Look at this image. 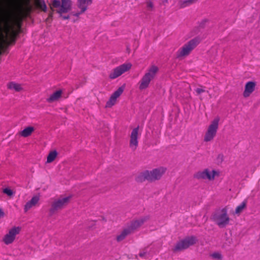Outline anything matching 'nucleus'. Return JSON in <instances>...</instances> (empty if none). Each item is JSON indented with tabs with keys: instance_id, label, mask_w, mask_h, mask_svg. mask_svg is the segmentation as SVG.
Returning <instances> with one entry per match:
<instances>
[{
	"instance_id": "6ab92c4d",
	"label": "nucleus",
	"mask_w": 260,
	"mask_h": 260,
	"mask_svg": "<svg viewBox=\"0 0 260 260\" xmlns=\"http://www.w3.org/2000/svg\"><path fill=\"white\" fill-rule=\"evenodd\" d=\"M92 0H77L78 8L80 10V12L74 14L75 16H78L80 14L86 11L89 5L91 4Z\"/></svg>"
},
{
	"instance_id": "4be33fe9",
	"label": "nucleus",
	"mask_w": 260,
	"mask_h": 260,
	"mask_svg": "<svg viewBox=\"0 0 260 260\" xmlns=\"http://www.w3.org/2000/svg\"><path fill=\"white\" fill-rule=\"evenodd\" d=\"M58 152L56 150H52L49 152L47 157L46 163H51L53 162L57 157Z\"/></svg>"
},
{
	"instance_id": "20e7f679",
	"label": "nucleus",
	"mask_w": 260,
	"mask_h": 260,
	"mask_svg": "<svg viewBox=\"0 0 260 260\" xmlns=\"http://www.w3.org/2000/svg\"><path fill=\"white\" fill-rule=\"evenodd\" d=\"M212 219L219 228L225 227L230 221V218L225 208L215 212L213 215Z\"/></svg>"
},
{
	"instance_id": "423d86ee",
	"label": "nucleus",
	"mask_w": 260,
	"mask_h": 260,
	"mask_svg": "<svg viewBox=\"0 0 260 260\" xmlns=\"http://www.w3.org/2000/svg\"><path fill=\"white\" fill-rule=\"evenodd\" d=\"M219 120V117H217L211 122L204 137L205 142H210L214 139L218 129Z\"/></svg>"
},
{
	"instance_id": "aec40b11",
	"label": "nucleus",
	"mask_w": 260,
	"mask_h": 260,
	"mask_svg": "<svg viewBox=\"0 0 260 260\" xmlns=\"http://www.w3.org/2000/svg\"><path fill=\"white\" fill-rule=\"evenodd\" d=\"M35 130V128L33 126H27L19 132V135L23 138L28 137L31 135Z\"/></svg>"
},
{
	"instance_id": "b1692460",
	"label": "nucleus",
	"mask_w": 260,
	"mask_h": 260,
	"mask_svg": "<svg viewBox=\"0 0 260 260\" xmlns=\"http://www.w3.org/2000/svg\"><path fill=\"white\" fill-rule=\"evenodd\" d=\"M194 2V0H187L185 1H181L179 2V6L180 8L185 7Z\"/></svg>"
},
{
	"instance_id": "f3484780",
	"label": "nucleus",
	"mask_w": 260,
	"mask_h": 260,
	"mask_svg": "<svg viewBox=\"0 0 260 260\" xmlns=\"http://www.w3.org/2000/svg\"><path fill=\"white\" fill-rule=\"evenodd\" d=\"M256 85V82L254 81L247 82L245 85L244 90L243 92V96L245 98L250 96L252 92L255 90Z\"/></svg>"
},
{
	"instance_id": "9b49d317",
	"label": "nucleus",
	"mask_w": 260,
	"mask_h": 260,
	"mask_svg": "<svg viewBox=\"0 0 260 260\" xmlns=\"http://www.w3.org/2000/svg\"><path fill=\"white\" fill-rule=\"evenodd\" d=\"M144 221V219H140L139 220L133 221L129 228L124 229L119 235L117 236L116 239L117 241L119 242L123 240L126 236L131 233L132 230L136 229L140 226L143 224Z\"/></svg>"
},
{
	"instance_id": "39448f33",
	"label": "nucleus",
	"mask_w": 260,
	"mask_h": 260,
	"mask_svg": "<svg viewBox=\"0 0 260 260\" xmlns=\"http://www.w3.org/2000/svg\"><path fill=\"white\" fill-rule=\"evenodd\" d=\"M200 42V39L198 38H195L188 41L178 50L176 54L177 57L180 58L188 55L199 44Z\"/></svg>"
},
{
	"instance_id": "2eb2a0df",
	"label": "nucleus",
	"mask_w": 260,
	"mask_h": 260,
	"mask_svg": "<svg viewBox=\"0 0 260 260\" xmlns=\"http://www.w3.org/2000/svg\"><path fill=\"white\" fill-rule=\"evenodd\" d=\"M139 131V126H137V127L133 129L130 135L129 146L133 151L136 150L138 146V139L140 135Z\"/></svg>"
},
{
	"instance_id": "393cba45",
	"label": "nucleus",
	"mask_w": 260,
	"mask_h": 260,
	"mask_svg": "<svg viewBox=\"0 0 260 260\" xmlns=\"http://www.w3.org/2000/svg\"><path fill=\"white\" fill-rule=\"evenodd\" d=\"M3 192L10 197L12 196L14 194V192L13 191V190L9 188H6L4 189Z\"/></svg>"
},
{
	"instance_id": "f8f14e48",
	"label": "nucleus",
	"mask_w": 260,
	"mask_h": 260,
	"mask_svg": "<svg viewBox=\"0 0 260 260\" xmlns=\"http://www.w3.org/2000/svg\"><path fill=\"white\" fill-rule=\"evenodd\" d=\"M71 198L72 196H69L55 199L51 204V210L54 211L63 208L69 203Z\"/></svg>"
},
{
	"instance_id": "a878e982",
	"label": "nucleus",
	"mask_w": 260,
	"mask_h": 260,
	"mask_svg": "<svg viewBox=\"0 0 260 260\" xmlns=\"http://www.w3.org/2000/svg\"><path fill=\"white\" fill-rule=\"evenodd\" d=\"M197 95H200L206 91L205 87L197 88L195 90Z\"/></svg>"
},
{
	"instance_id": "f257e3e1",
	"label": "nucleus",
	"mask_w": 260,
	"mask_h": 260,
	"mask_svg": "<svg viewBox=\"0 0 260 260\" xmlns=\"http://www.w3.org/2000/svg\"><path fill=\"white\" fill-rule=\"evenodd\" d=\"M16 35V32L9 23V17L7 15H0V54L1 48L4 45L10 43V40Z\"/></svg>"
},
{
	"instance_id": "0eeeda50",
	"label": "nucleus",
	"mask_w": 260,
	"mask_h": 260,
	"mask_svg": "<svg viewBox=\"0 0 260 260\" xmlns=\"http://www.w3.org/2000/svg\"><path fill=\"white\" fill-rule=\"evenodd\" d=\"M21 230L22 228L20 226H12L4 236L2 241L7 245L13 243L16 240L17 236L20 233Z\"/></svg>"
},
{
	"instance_id": "412c9836",
	"label": "nucleus",
	"mask_w": 260,
	"mask_h": 260,
	"mask_svg": "<svg viewBox=\"0 0 260 260\" xmlns=\"http://www.w3.org/2000/svg\"><path fill=\"white\" fill-rule=\"evenodd\" d=\"M7 87L9 90L15 92H20L23 90L21 84L13 81L8 83Z\"/></svg>"
},
{
	"instance_id": "4468645a",
	"label": "nucleus",
	"mask_w": 260,
	"mask_h": 260,
	"mask_svg": "<svg viewBox=\"0 0 260 260\" xmlns=\"http://www.w3.org/2000/svg\"><path fill=\"white\" fill-rule=\"evenodd\" d=\"M124 89V85L119 87L110 96L109 100L106 102V108H111L114 106L117 101V99L122 94Z\"/></svg>"
},
{
	"instance_id": "f03ea898",
	"label": "nucleus",
	"mask_w": 260,
	"mask_h": 260,
	"mask_svg": "<svg viewBox=\"0 0 260 260\" xmlns=\"http://www.w3.org/2000/svg\"><path fill=\"white\" fill-rule=\"evenodd\" d=\"M158 68L155 65H151L142 76L139 82V88L140 90L147 89L156 76L158 72Z\"/></svg>"
},
{
	"instance_id": "ddd939ff",
	"label": "nucleus",
	"mask_w": 260,
	"mask_h": 260,
	"mask_svg": "<svg viewBox=\"0 0 260 260\" xmlns=\"http://www.w3.org/2000/svg\"><path fill=\"white\" fill-rule=\"evenodd\" d=\"M196 242V239L194 237H188L178 242L174 247V250L176 251L184 250L193 245Z\"/></svg>"
},
{
	"instance_id": "6e6552de",
	"label": "nucleus",
	"mask_w": 260,
	"mask_h": 260,
	"mask_svg": "<svg viewBox=\"0 0 260 260\" xmlns=\"http://www.w3.org/2000/svg\"><path fill=\"white\" fill-rule=\"evenodd\" d=\"M219 173L214 170L209 169H205L203 171L197 172L194 175V177L199 179L208 180L212 181L214 180L216 176H218Z\"/></svg>"
},
{
	"instance_id": "7ed1b4c3",
	"label": "nucleus",
	"mask_w": 260,
	"mask_h": 260,
	"mask_svg": "<svg viewBox=\"0 0 260 260\" xmlns=\"http://www.w3.org/2000/svg\"><path fill=\"white\" fill-rule=\"evenodd\" d=\"M166 168L160 167L151 171H145L141 173L136 178L138 182H143L145 180L153 181L160 179L166 172Z\"/></svg>"
},
{
	"instance_id": "1a4fd4ad",
	"label": "nucleus",
	"mask_w": 260,
	"mask_h": 260,
	"mask_svg": "<svg viewBox=\"0 0 260 260\" xmlns=\"http://www.w3.org/2000/svg\"><path fill=\"white\" fill-rule=\"evenodd\" d=\"M132 67V64L130 62H126L121 64L114 68L109 75V78L111 79H114L123 73L129 71Z\"/></svg>"
},
{
	"instance_id": "5701e85b",
	"label": "nucleus",
	"mask_w": 260,
	"mask_h": 260,
	"mask_svg": "<svg viewBox=\"0 0 260 260\" xmlns=\"http://www.w3.org/2000/svg\"><path fill=\"white\" fill-rule=\"evenodd\" d=\"M246 203L243 202L240 205L237 207L235 210V213L239 214H240L246 207Z\"/></svg>"
},
{
	"instance_id": "cd10ccee",
	"label": "nucleus",
	"mask_w": 260,
	"mask_h": 260,
	"mask_svg": "<svg viewBox=\"0 0 260 260\" xmlns=\"http://www.w3.org/2000/svg\"><path fill=\"white\" fill-rule=\"evenodd\" d=\"M4 215H5V213H4V211H3V210L2 209L0 208V218L1 217H4Z\"/></svg>"
},
{
	"instance_id": "bb28decb",
	"label": "nucleus",
	"mask_w": 260,
	"mask_h": 260,
	"mask_svg": "<svg viewBox=\"0 0 260 260\" xmlns=\"http://www.w3.org/2000/svg\"><path fill=\"white\" fill-rule=\"evenodd\" d=\"M212 257L215 259H220L222 258L221 254L218 252L214 253L211 255Z\"/></svg>"
},
{
	"instance_id": "9d476101",
	"label": "nucleus",
	"mask_w": 260,
	"mask_h": 260,
	"mask_svg": "<svg viewBox=\"0 0 260 260\" xmlns=\"http://www.w3.org/2000/svg\"><path fill=\"white\" fill-rule=\"evenodd\" d=\"M71 2L70 0H53L52 6L58 8L57 12L60 14L68 12L71 9Z\"/></svg>"
},
{
	"instance_id": "a211bd4d",
	"label": "nucleus",
	"mask_w": 260,
	"mask_h": 260,
	"mask_svg": "<svg viewBox=\"0 0 260 260\" xmlns=\"http://www.w3.org/2000/svg\"><path fill=\"white\" fill-rule=\"evenodd\" d=\"M40 200V195L36 194L31 199L27 202L24 205V210L25 212L28 211L31 208L39 205Z\"/></svg>"
},
{
	"instance_id": "c756f323",
	"label": "nucleus",
	"mask_w": 260,
	"mask_h": 260,
	"mask_svg": "<svg viewBox=\"0 0 260 260\" xmlns=\"http://www.w3.org/2000/svg\"><path fill=\"white\" fill-rule=\"evenodd\" d=\"M69 17L68 16V17H64L63 18H64V19H68V18H69Z\"/></svg>"
},
{
	"instance_id": "c85d7f7f",
	"label": "nucleus",
	"mask_w": 260,
	"mask_h": 260,
	"mask_svg": "<svg viewBox=\"0 0 260 260\" xmlns=\"http://www.w3.org/2000/svg\"><path fill=\"white\" fill-rule=\"evenodd\" d=\"M42 9L44 11H45L46 10L47 7L44 4L43 7H42Z\"/></svg>"
},
{
	"instance_id": "dca6fc26",
	"label": "nucleus",
	"mask_w": 260,
	"mask_h": 260,
	"mask_svg": "<svg viewBox=\"0 0 260 260\" xmlns=\"http://www.w3.org/2000/svg\"><path fill=\"white\" fill-rule=\"evenodd\" d=\"M63 93V90L62 89H59L55 90L49 94V95L47 98L46 101L49 104L57 102L61 99Z\"/></svg>"
}]
</instances>
